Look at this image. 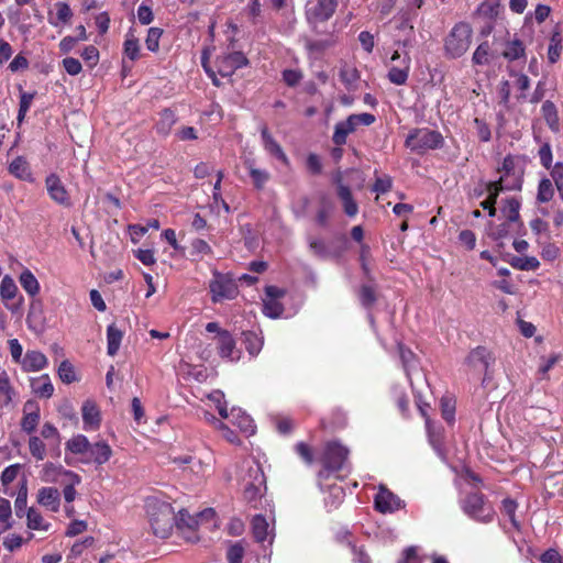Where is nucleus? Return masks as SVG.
Listing matches in <instances>:
<instances>
[{
    "mask_svg": "<svg viewBox=\"0 0 563 563\" xmlns=\"http://www.w3.org/2000/svg\"><path fill=\"white\" fill-rule=\"evenodd\" d=\"M410 68V57L406 54L402 58L400 66H393L388 73V79L395 85H405Z\"/></svg>",
    "mask_w": 563,
    "mask_h": 563,
    "instance_id": "obj_19",
    "label": "nucleus"
},
{
    "mask_svg": "<svg viewBox=\"0 0 563 563\" xmlns=\"http://www.w3.org/2000/svg\"><path fill=\"white\" fill-rule=\"evenodd\" d=\"M163 30L159 27H151L147 32L145 44L148 51L156 52L159 47V38Z\"/></svg>",
    "mask_w": 563,
    "mask_h": 563,
    "instance_id": "obj_55",
    "label": "nucleus"
},
{
    "mask_svg": "<svg viewBox=\"0 0 563 563\" xmlns=\"http://www.w3.org/2000/svg\"><path fill=\"white\" fill-rule=\"evenodd\" d=\"M338 197L342 201L345 214L350 218L355 217L358 212V206L353 198L351 189L346 185H340L338 188Z\"/></svg>",
    "mask_w": 563,
    "mask_h": 563,
    "instance_id": "obj_18",
    "label": "nucleus"
},
{
    "mask_svg": "<svg viewBox=\"0 0 563 563\" xmlns=\"http://www.w3.org/2000/svg\"><path fill=\"white\" fill-rule=\"evenodd\" d=\"M64 476H66L69 483L64 488V498L67 503L74 501L76 497L75 485L79 484L81 478L78 474L73 471H64Z\"/></svg>",
    "mask_w": 563,
    "mask_h": 563,
    "instance_id": "obj_38",
    "label": "nucleus"
},
{
    "mask_svg": "<svg viewBox=\"0 0 563 563\" xmlns=\"http://www.w3.org/2000/svg\"><path fill=\"white\" fill-rule=\"evenodd\" d=\"M20 284L30 296H35L40 291V284L37 279L29 269L21 273Z\"/></svg>",
    "mask_w": 563,
    "mask_h": 563,
    "instance_id": "obj_33",
    "label": "nucleus"
},
{
    "mask_svg": "<svg viewBox=\"0 0 563 563\" xmlns=\"http://www.w3.org/2000/svg\"><path fill=\"white\" fill-rule=\"evenodd\" d=\"M198 519H190V523H184V519L176 522V529L180 532L181 537L190 543L200 540L197 533Z\"/></svg>",
    "mask_w": 563,
    "mask_h": 563,
    "instance_id": "obj_26",
    "label": "nucleus"
},
{
    "mask_svg": "<svg viewBox=\"0 0 563 563\" xmlns=\"http://www.w3.org/2000/svg\"><path fill=\"white\" fill-rule=\"evenodd\" d=\"M489 51H490V46H489V43L488 42H483L481 43L473 56H472V62L474 65H487L489 63Z\"/></svg>",
    "mask_w": 563,
    "mask_h": 563,
    "instance_id": "obj_46",
    "label": "nucleus"
},
{
    "mask_svg": "<svg viewBox=\"0 0 563 563\" xmlns=\"http://www.w3.org/2000/svg\"><path fill=\"white\" fill-rule=\"evenodd\" d=\"M511 189H520V185L517 187L505 186L503 177H500L496 181L488 183L486 185V190L488 192V197L484 201L481 202V207L488 211L489 217H495V214H496L495 205L497 202V198H498L499 194L504 190H511Z\"/></svg>",
    "mask_w": 563,
    "mask_h": 563,
    "instance_id": "obj_11",
    "label": "nucleus"
},
{
    "mask_svg": "<svg viewBox=\"0 0 563 563\" xmlns=\"http://www.w3.org/2000/svg\"><path fill=\"white\" fill-rule=\"evenodd\" d=\"M26 500H27V487H26V481L24 479L21 483V487L19 489L18 497L14 503L15 515L19 518H22L25 514Z\"/></svg>",
    "mask_w": 563,
    "mask_h": 563,
    "instance_id": "obj_47",
    "label": "nucleus"
},
{
    "mask_svg": "<svg viewBox=\"0 0 563 563\" xmlns=\"http://www.w3.org/2000/svg\"><path fill=\"white\" fill-rule=\"evenodd\" d=\"M250 176L257 189H262L265 183L269 179V174L266 170L258 169L253 166H250Z\"/></svg>",
    "mask_w": 563,
    "mask_h": 563,
    "instance_id": "obj_58",
    "label": "nucleus"
},
{
    "mask_svg": "<svg viewBox=\"0 0 563 563\" xmlns=\"http://www.w3.org/2000/svg\"><path fill=\"white\" fill-rule=\"evenodd\" d=\"M82 420L85 428L97 429L100 426V411L95 402L87 400L84 402L82 408Z\"/></svg>",
    "mask_w": 563,
    "mask_h": 563,
    "instance_id": "obj_17",
    "label": "nucleus"
},
{
    "mask_svg": "<svg viewBox=\"0 0 563 563\" xmlns=\"http://www.w3.org/2000/svg\"><path fill=\"white\" fill-rule=\"evenodd\" d=\"M175 122V113L169 109L163 110L161 113V119L156 125L157 132L164 135L168 134Z\"/></svg>",
    "mask_w": 563,
    "mask_h": 563,
    "instance_id": "obj_41",
    "label": "nucleus"
},
{
    "mask_svg": "<svg viewBox=\"0 0 563 563\" xmlns=\"http://www.w3.org/2000/svg\"><path fill=\"white\" fill-rule=\"evenodd\" d=\"M218 349L221 357L230 358L231 361L235 360L233 355L235 341L229 331H219Z\"/></svg>",
    "mask_w": 563,
    "mask_h": 563,
    "instance_id": "obj_20",
    "label": "nucleus"
},
{
    "mask_svg": "<svg viewBox=\"0 0 563 563\" xmlns=\"http://www.w3.org/2000/svg\"><path fill=\"white\" fill-rule=\"evenodd\" d=\"M335 40L332 35H330L327 38L323 40H305V47L311 53V54H322L328 48L334 46Z\"/></svg>",
    "mask_w": 563,
    "mask_h": 563,
    "instance_id": "obj_30",
    "label": "nucleus"
},
{
    "mask_svg": "<svg viewBox=\"0 0 563 563\" xmlns=\"http://www.w3.org/2000/svg\"><path fill=\"white\" fill-rule=\"evenodd\" d=\"M253 537L256 542H264L268 536V522L262 515H256L252 520Z\"/></svg>",
    "mask_w": 563,
    "mask_h": 563,
    "instance_id": "obj_28",
    "label": "nucleus"
},
{
    "mask_svg": "<svg viewBox=\"0 0 563 563\" xmlns=\"http://www.w3.org/2000/svg\"><path fill=\"white\" fill-rule=\"evenodd\" d=\"M350 134V131L343 125L340 121L334 126V133L332 136V141L336 146H342L346 143V137Z\"/></svg>",
    "mask_w": 563,
    "mask_h": 563,
    "instance_id": "obj_60",
    "label": "nucleus"
},
{
    "mask_svg": "<svg viewBox=\"0 0 563 563\" xmlns=\"http://www.w3.org/2000/svg\"><path fill=\"white\" fill-rule=\"evenodd\" d=\"M264 147L267 152H269L272 155L276 156L278 159H280L283 163L287 164L288 158L286 154L284 153L280 145L273 139L271 133L268 132L267 126H264L261 131Z\"/></svg>",
    "mask_w": 563,
    "mask_h": 563,
    "instance_id": "obj_22",
    "label": "nucleus"
},
{
    "mask_svg": "<svg viewBox=\"0 0 563 563\" xmlns=\"http://www.w3.org/2000/svg\"><path fill=\"white\" fill-rule=\"evenodd\" d=\"M123 51L125 56L131 60H136L140 58V43L132 30H130L126 34L123 44Z\"/></svg>",
    "mask_w": 563,
    "mask_h": 563,
    "instance_id": "obj_32",
    "label": "nucleus"
},
{
    "mask_svg": "<svg viewBox=\"0 0 563 563\" xmlns=\"http://www.w3.org/2000/svg\"><path fill=\"white\" fill-rule=\"evenodd\" d=\"M472 35L473 30L468 23L455 24L444 41L445 55L450 58L463 56L471 46Z\"/></svg>",
    "mask_w": 563,
    "mask_h": 563,
    "instance_id": "obj_2",
    "label": "nucleus"
},
{
    "mask_svg": "<svg viewBox=\"0 0 563 563\" xmlns=\"http://www.w3.org/2000/svg\"><path fill=\"white\" fill-rule=\"evenodd\" d=\"M24 416L21 421V428L26 433H31L35 430L40 421V409L34 401H26L24 404Z\"/></svg>",
    "mask_w": 563,
    "mask_h": 563,
    "instance_id": "obj_15",
    "label": "nucleus"
},
{
    "mask_svg": "<svg viewBox=\"0 0 563 563\" xmlns=\"http://www.w3.org/2000/svg\"><path fill=\"white\" fill-rule=\"evenodd\" d=\"M525 55L523 43L516 38L506 44L503 56L508 60H516Z\"/></svg>",
    "mask_w": 563,
    "mask_h": 563,
    "instance_id": "obj_35",
    "label": "nucleus"
},
{
    "mask_svg": "<svg viewBox=\"0 0 563 563\" xmlns=\"http://www.w3.org/2000/svg\"><path fill=\"white\" fill-rule=\"evenodd\" d=\"M510 264L517 269L534 271L539 267L540 262L536 257H514Z\"/></svg>",
    "mask_w": 563,
    "mask_h": 563,
    "instance_id": "obj_51",
    "label": "nucleus"
},
{
    "mask_svg": "<svg viewBox=\"0 0 563 563\" xmlns=\"http://www.w3.org/2000/svg\"><path fill=\"white\" fill-rule=\"evenodd\" d=\"M551 176L554 179L560 197L563 199V163H556L554 165Z\"/></svg>",
    "mask_w": 563,
    "mask_h": 563,
    "instance_id": "obj_62",
    "label": "nucleus"
},
{
    "mask_svg": "<svg viewBox=\"0 0 563 563\" xmlns=\"http://www.w3.org/2000/svg\"><path fill=\"white\" fill-rule=\"evenodd\" d=\"M540 561L542 563H563V558L555 549H549L541 554Z\"/></svg>",
    "mask_w": 563,
    "mask_h": 563,
    "instance_id": "obj_64",
    "label": "nucleus"
},
{
    "mask_svg": "<svg viewBox=\"0 0 563 563\" xmlns=\"http://www.w3.org/2000/svg\"><path fill=\"white\" fill-rule=\"evenodd\" d=\"M520 201L517 198H507L505 205L501 208V212L505 214L508 221L517 222L520 219L519 214Z\"/></svg>",
    "mask_w": 563,
    "mask_h": 563,
    "instance_id": "obj_37",
    "label": "nucleus"
},
{
    "mask_svg": "<svg viewBox=\"0 0 563 563\" xmlns=\"http://www.w3.org/2000/svg\"><path fill=\"white\" fill-rule=\"evenodd\" d=\"M63 67L66 70V73L71 76L78 75L82 69L81 63L77 58H74V57L64 58Z\"/></svg>",
    "mask_w": 563,
    "mask_h": 563,
    "instance_id": "obj_61",
    "label": "nucleus"
},
{
    "mask_svg": "<svg viewBox=\"0 0 563 563\" xmlns=\"http://www.w3.org/2000/svg\"><path fill=\"white\" fill-rule=\"evenodd\" d=\"M463 511L471 518L487 523L494 518V509L487 506L485 496L481 493H470L462 501Z\"/></svg>",
    "mask_w": 563,
    "mask_h": 563,
    "instance_id": "obj_5",
    "label": "nucleus"
},
{
    "mask_svg": "<svg viewBox=\"0 0 563 563\" xmlns=\"http://www.w3.org/2000/svg\"><path fill=\"white\" fill-rule=\"evenodd\" d=\"M306 167L311 175H320L322 173V163L319 155L310 153L306 161Z\"/></svg>",
    "mask_w": 563,
    "mask_h": 563,
    "instance_id": "obj_59",
    "label": "nucleus"
},
{
    "mask_svg": "<svg viewBox=\"0 0 563 563\" xmlns=\"http://www.w3.org/2000/svg\"><path fill=\"white\" fill-rule=\"evenodd\" d=\"M401 500L387 488L382 487L375 496V508L382 514L401 508Z\"/></svg>",
    "mask_w": 563,
    "mask_h": 563,
    "instance_id": "obj_13",
    "label": "nucleus"
},
{
    "mask_svg": "<svg viewBox=\"0 0 563 563\" xmlns=\"http://www.w3.org/2000/svg\"><path fill=\"white\" fill-rule=\"evenodd\" d=\"M55 7L57 10L56 16L58 21L63 23H68L73 16L70 7L66 2H57Z\"/></svg>",
    "mask_w": 563,
    "mask_h": 563,
    "instance_id": "obj_63",
    "label": "nucleus"
},
{
    "mask_svg": "<svg viewBox=\"0 0 563 563\" xmlns=\"http://www.w3.org/2000/svg\"><path fill=\"white\" fill-rule=\"evenodd\" d=\"M112 455V450L106 441H98L93 444L90 443L86 457L81 460L82 463L93 462L97 465L107 463Z\"/></svg>",
    "mask_w": 563,
    "mask_h": 563,
    "instance_id": "obj_14",
    "label": "nucleus"
},
{
    "mask_svg": "<svg viewBox=\"0 0 563 563\" xmlns=\"http://www.w3.org/2000/svg\"><path fill=\"white\" fill-rule=\"evenodd\" d=\"M58 376L65 384H71L77 380L75 368L68 360H65L59 364Z\"/></svg>",
    "mask_w": 563,
    "mask_h": 563,
    "instance_id": "obj_45",
    "label": "nucleus"
},
{
    "mask_svg": "<svg viewBox=\"0 0 563 563\" xmlns=\"http://www.w3.org/2000/svg\"><path fill=\"white\" fill-rule=\"evenodd\" d=\"M9 172L19 179L32 181L30 165L22 156H18L11 162L9 165Z\"/></svg>",
    "mask_w": 563,
    "mask_h": 563,
    "instance_id": "obj_23",
    "label": "nucleus"
},
{
    "mask_svg": "<svg viewBox=\"0 0 563 563\" xmlns=\"http://www.w3.org/2000/svg\"><path fill=\"white\" fill-rule=\"evenodd\" d=\"M518 508V504L516 500L511 498H505L501 501V512L507 516L516 530L520 529V522L516 518V510Z\"/></svg>",
    "mask_w": 563,
    "mask_h": 563,
    "instance_id": "obj_40",
    "label": "nucleus"
},
{
    "mask_svg": "<svg viewBox=\"0 0 563 563\" xmlns=\"http://www.w3.org/2000/svg\"><path fill=\"white\" fill-rule=\"evenodd\" d=\"M501 1L503 0H485L477 9L478 14L483 18L495 20L500 13Z\"/></svg>",
    "mask_w": 563,
    "mask_h": 563,
    "instance_id": "obj_29",
    "label": "nucleus"
},
{
    "mask_svg": "<svg viewBox=\"0 0 563 563\" xmlns=\"http://www.w3.org/2000/svg\"><path fill=\"white\" fill-rule=\"evenodd\" d=\"M243 342L245 344V349L251 355L258 354L263 346L262 338L252 331L243 332Z\"/></svg>",
    "mask_w": 563,
    "mask_h": 563,
    "instance_id": "obj_36",
    "label": "nucleus"
},
{
    "mask_svg": "<svg viewBox=\"0 0 563 563\" xmlns=\"http://www.w3.org/2000/svg\"><path fill=\"white\" fill-rule=\"evenodd\" d=\"M553 194H554V191H553L552 183L550 181V179H547V178L542 179L539 183L537 199L540 202H548L552 199Z\"/></svg>",
    "mask_w": 563,
    "mask_h": 563,
    "instance_id": "obj_53",
    "label": "nucleus"
},
{
    "mask_svg": "<svg viewBox=\"0 0 563 563\" xmlns=\"http://www.w3.org/2000/svg\"><path fill=\"white\" fill-rule=\"evenodd\" d=\"M191 256H198L201 258L202 255H211L212 249L211 246L201 239H195L191 242Z\"/></svg>",
    "mask_w": 563,
    "mask_h": 563,
    "instance_id": "obj_56",
    "label": "nucleus"
},
{
    "mask_svg": "<svg viewBox=\"0 0 563 563\" xmlns=\"http://www.w3.org/2000/svg\"><path fill=\"white\" fill-rule=\"evenodd\" d=\"M29 449L37 461H43L46 454L44 442L38 437H31L29 440Z\"/></svg>",
    "mask_w": 563,
    "mask_h": 563,
    "instance_id": "obj_52",
    "label": "nucleus"
},
{
    "mask_svg": "<svg viewBox=\"0 0 563 563\" xmlns=\"http://www.w3.org/2000/svg\"><path fill=\"white\" fill-rule=\"evenodd\" d=\"M284 312V306L274 299L264 300V313L269 318H278Z\"/></svg>",
    "mask_w": 563,
    "mask_h": 563,
    "instance_id": "obj_54",
    "label": "nucleus"
},
{
    "mask_svg": "<svg viewBox=\"0 0 563 563\" xmlns=\"http://www.w3.org/2000/svg\"><path fill=\"white\" fill-rule=\"evenodd\" d=\"M244 555V548L242 542H235L231 544L227 552V559L229 563H241Z\"/></svg>",
    "mask_w": 563,
    "mask_h": 563,
    "instance_id": "obj_57",
    "label": "nucleus"
},
{
    "mask_svg": "<svg viewBox=\"0 0 563 563\" xmlns=\"http://www.w3.org/2000/svg\"><path fill=\"white\" fill-rule=\"evenodd\" d=\"M495 357L485 346H477L472 350L465 358V365L474 373H484L482 385L487 386L493 378L489 367L494 364Z\"/></svg>",
    "mask_w": 563,
    "mask_h": 563,
    "instance_id": "obj_6",
    "label": "nucleus"
},
{
    "mask_svg": "<svg viewBox=\"0 0 563 563\" xmlns=\"http://www.w3.org/2000/svg\"><path fill=\"white\" fill-rule=\"evenodd\" d=\"M26 519L27 528L32 530L48 529V523L44 525L43 517L41 516V514L32 507L26 510Z\"/></svg>",
    "mask_w": 563,
    "mask_h": 563,
    "instance_id": "obj_49",
    "label": "nucleus"
},
{
    "mask_svg": "<svg viewBox=\"0 0 563 563\" xmlns=\"http://www.w3.org/2000/svg\"><path fill=\"white\" fill-rule=\"evenodd\" d=\"M320 209L317 212L316 221L319 225L325 227L328 224L329 214L333 209L332 202L325 197L320 199Z\"/></svg>",
    "mask_w": 563,
    "mask_h": 563,
    "instance_id": "obj_44",
    "label": "nucleus"
},
{
    "mask_svg": "<svg viewBox=\"0 0 563 563\" xmlns=\"http://www.w3.org/2000/svg\"><path fill=\"white\" fill-rule=\"evenodd\" d=\"M13 388L11 387L9 377L5 372L0 373V405L7 406L11 402L13 396Z\"/></svg>",
    "mask_w": 563,
    "mask_h": 563,
    "instance_id": "obj_39",
    "label": "nucleus"
},
{
    "mask_svg": "<svg viewBox=\"0 0 563 563\" xmlns=\"http://www.w3.org/2000/svg\"><path fill=\"white\" fill-rule=\"evenodd\" d=\"M542 114L552 131L559 129V115L556 107L552 101L547 100L542 104Z\"/></svg>",
    "mask_w": 563,
    "mask_h": 563,
    "instance_id": "obj_34",
    "label": "nucleus"
},
{
    "mask_svg": "<svg viewBox=\"0 0 563 563\" xmlns=\"http://www.w3.org/2000/svg\"><path fill=\"white\" fill-rule=\"evenodd\" d=\"M47 192L56 203L69 207L71 205L69 195L56 174H51L45 179Z\"/></svg>",
    "mask_w": 563,
    "mask_h": 563,
    "instance_id": "obj_12",
    "label": "nucleus"
},
{
    "mask_svg": "<svg viewBox=\"0 0 563 563\" xmlns=\"http://www.w3.org/2000/svg\"><path fill=\"white\" fill-rule=\"evenodd\" d=\"M89 448L90 442L82 434H77L66 442V449L70 451L73 454L86 455V453H88Z\"/></svg>",
    "mask_w": 563,
    "mask_h": 563,
    "instance_id": "obj_31",
    "label": "nucleus"
},
{
    "mask_svg": "<svg viewBox=\"0 0 563 563\" xmlns=\"http://www.w3.org/2000/svg\"><path fill=\"white\" fill-rule=\"evenodd\" d=\"M562 37L560 32H554L550 38V45L548 49V59L551 64L559 60L562 51Z\"/></svg>",
    "mask_w": 563,
    "mask_h": 563,
    "instance_id": "obj_42",
    "label": "nucleus"
},
{
    "mask_svg": "<svg viewBox=\"0 0 563 563\" xmlns=\"http://www.w3.org/2000/svg\"><path fill=\"white\" fill-rule=\"evenodd\" d=\"M16 291L18 287L14 280L9 276H4L0 284V296L2 300L8 301L14 299Z\"/></svg>",
    "mask_w": 563,
    "mask_h": 563,
    "instance_id": "obj_43",
    "label": "nucleus"
},
{
    "mask_svg": "<svg viewBox=\"0 0 563 563\" xmlns=\"http://www.w3.org/2000/svg\"><path fill=\"white\" fill-rule=\"evenodd\" d=\"M209 288L212 294L213 302H219L223 299H233L238 295V287L234 280L219 272L213 273V279L210 282Z\"/></svg>",
    "mask_w": 563,
    "mask_h": 563,
    "instance_id": "obj_8",
    "label": "nucleus"
},
{
    "mask_svg": "<svg viewBox=\"0 0 563 563\" xmlns=\"http://www.w3.org/2000/svg\"><path fill=\"white\" fill-rule=\"evenodd\" d=\"M247 64L249 59L242 52L224 53L216 59L217 73L222 77L231 76L236 69L244 67Z\"/></svg>",
    "mask_w": 563,
    "mask_h": 563,
    "instance_id": "obj_10",
    "label": "nucleus"
},
{
    "mask_svg": "<svg viewBox=\"0 0 563 563\" xmlns=\"http://www.w3.org/2000/svg\"><path fill=\"white\" fill-rule=\"evenodd\" d=\"M59 492L54 487H43L37 493V503L45 507H51L56 511L59 506Z\"/></svg>",
    "mask_w": 563,
    "mask_h": 563,
    "instance_id": "obj_21",
    "label": "nucleus"
},
{
    "mask_svg": "<svg viewBox=\"0 0 563 563\" xmlns=\"http://www.w3.org/2000/svg\"><path fill=\"white\" fill-rule=\"evenodd\" d=\"M25 372H37L47 365V357L38 351H27L21 361Z\"/></svg>",
    "mask_w": 563,
    "mask_h": 563,
    "instance_id": "obj_16",
    "label": "nucleus"
},
{
    "mask_svg": "<svg viewBox=\"0 0 563 563\" xmlns=\"http://www.w3.org/2000/svg\"><path fill=\"white\" fill-rule=\"evenodd\" d=\"M360 78V73L355 67L344 65L340 69V79L346 88H351Z\"/></svg>",
    "mask_w": 563,
    "mask_h": 563,
    "instance_id": "obj_50",
    "label": "nucleus"
},
{
    "mask_svg": "<svg viewBox=\"0 0 563 563\" xmlns=\"http://www.w3.org/2000/svg\"><path fill=\"white\" fill-rule=\"evenodd\" d=\"M146 512L150 518L153 533L162 539L167 538L170 534L176 520V515L170 504L162 501L155 497L147 498Z\"/></svg>",
    "mask_w": 563,
    "mask_h": 563,
    "instance_id": "obj_1",
    "label": "nucleus"
},
{
    "mask_svg": "<svg viewBox=\"0 0 563 563\" xmlns=\"http://www.w3.org/2000/svg\"><path fill=\"white\" fill-rule=\"evenodd\" d=\"M405 144L412 152L421 154L429 150L442 147L443 136L440 132L428 128L413 129L407 135Z\"/></svg>",
    "mask_w": 563,
    "mask_h": 563,
    "instance_id": "obj_4",
    "label": "nucleus"
},
{
    "mask_svg": "<svg viewBox=\"0 0 563 563\" xmlns=\"http://www.w3.org/2000/svg\"><path fill=\"white\" fill-rule=\"evenodd\" d=\"M123 338V332L117 328L114 323L108 325L107 328V352L110 356H114L121 345V341Z\"/></svg>",
    "mask_w": 563,
    "mask_h": 563,
    "instance_id": "obj_24",
    "label": "nucleus"
},
{
    "mask_svg": "<svg viewBox=\"0 0 563 563\" xmlns=\"http://www.w3.org/2000/svg\"><path fill=\"white\" fill-rule=\"evenodd\" d=\"M249 476L251 479L244 484L243 496L246 501L252 503L263 496L266 485L264 473L260 466L251 467Z\"/></svg>",
    "mask_w": 563,
    "mask_h": 563,
    "instance_id": "obj_9",
    "label": "nucleus"
},
{
    "mask_svg": "<svg viewBox=\"0 0 563 563\" xmlns=\"http://www.w3.org/2000/svg\"><path fill=\"white\" fill-rule=\"evenodd\" d=\"M349 453V449L341 443L328 442L321 456L323 468L319 471L318 478L325 479L330 473L341 471L347 461Z\"/></svg>",
    "mask_w": 563,
    "mask_h": 563,
    "instance_id": "obj_3",
    "label": "nucleus"
},
{
    "mask_svg": "<svg viewBox=\"0 0 563 563\" xmlns=\"http://www.w3.org/2000/svg\"><path fill=\"white\" fill-rule=\"evenodd\" d=\"M31 387L33 393L42 398H51L54 393V386L51 383L49 376L47 374L32 379Z\"/></svg>",
    "mask_w": 563,
    "mask_h": 563,
    "instance_id": "obj_25",
    "label": "nucleus"
},
{
    "mask_svg": "<svg viewBox=\"0 0 563 563\" xmlns=\"http://www.w3.org/2000/svg\"><path fill=\"white\" fill-rule=\"evenodd\" d=\"M358 298L362 306L371 308L377 300L375 288L369 285H363L358 291Z\"/></svg>",
    "mask_w": 563,
    "mask_h": 563,
    "instance_id": "obj_48",
    "label": "nucleus"
},
{
    "mask_svg": "<svg viewBox=\"0 0 563 563\" xmlns=\"http://www.w3.org/2000/svg\"><path fill=\"white\" fill-rule=\"evenodd\" d=\"M338 8V0L310 1L306 5V19L314 29L319 22L328 21Z\"/></svg>",
    "mask_w": 563,
    "mask_h": 563,
    "instance_id": "obj_7",
    "label": "nucleus"
},
{
    "mask_svg": "<svg viewBox=\"0 0 563 563\" xmlns=\"http://www.w3.org/2000/svg\"><path fill=\"white\" fill-rule=\"evenodd\" d=\"M375 121V115L371 113L351 114L346 120L341 121L343 125L350 131L354 132L358 125L368 126Z\"/></svg>",
    "mask_w": 563,
    "mask_h": 563,
    "instance_id": "obj_27",
    "label": "nucleus"
}]
</instances>
